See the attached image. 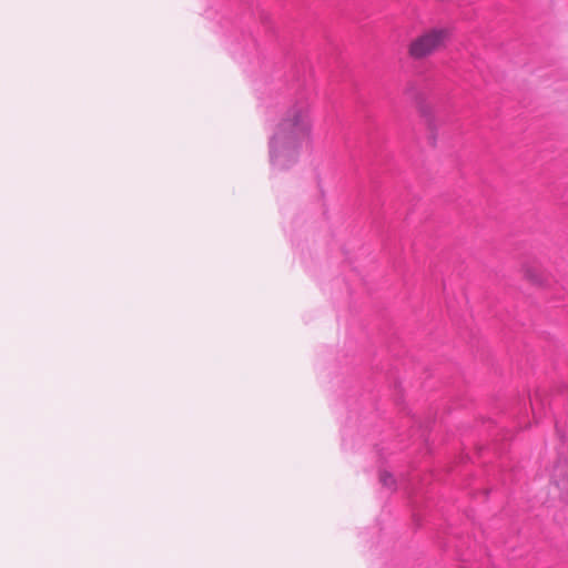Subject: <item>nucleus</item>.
Here are the masks:
<instances>
[{
    "mask_svg": "<svg viewBox=\"0 0 568 568\" xmlns=\"http://www.w3.org/2000/svg\"><path fill=\"white\" fill-rule=\"evenodd\" d=\"M312 119L310 102L297 99L285 112L268 141L270 162L275 170H287L298 160L310 138Z\"/></svg>",
    "mask_w": 568,
    "mask_h": 568,
    "instance_id": "obj_1",
    "label": "nucleus"
},
{
    "mask_svg": "<svg viewBox=\"0 0 568 568\" xmlns=\"http://www.w3.org/2000/svg\"><path fill=\"white\" fill-rule=\"evenodd\" d=\"M447 38L445 30H432L417 38L410 45V54L423 58L440 48Z\"/></svg>",
    "mask_w": 568,
    "mask_h": 568,
    "instance_id": "obj_2",
    "label": "nucleus"
},
{
    "mask_svg": "<svg viewBox=\"0 0 568 568\" xmlns=\"http://www.w3.org/2000/svg\"><path fill=\"white\" fill-rule=\"evenodd\" d=\"M379 481L382 483L383 486H385L387 488H390V489L396 488V480H395L394 476L386 470L381 471Z\"/></svg>",
    "mask_w": 568,
    "mask_h": 568,
    "instance_id": "obj_3",
    "label": "nucleus"
},
{
    "mask_svg": "<svg viewBox=\"0 0 568 568\" xmlns=\"http://www.w3.org/2000/svg\"><path fill=\"white\" fill-rule=\"evenodd\" d=\"M557 486H558L559 488L564 489V488H565V486H566V483H565V481H561V484H560V483H557Z\"/></svg>",
    "mask_w": 568,
    "mask_h": 568,
    "instance_id": "obj_4",
    "label": "nucleus"
},
{
    "mask_svg": "<svg viewBox=\"0 0 568 568\" xmlns=\"http://www.w3.org/2000/svg\"><path fill=\"white\" fill-rule=\"evenodd\" d=\"M564 499L568 503V495L564 496Z\"/></svg>",
    "mask_w": 568,
    "mask_h": 568,
    "instance_id": "obj_5",
    "label": "nucleus"
}]
</instances>
